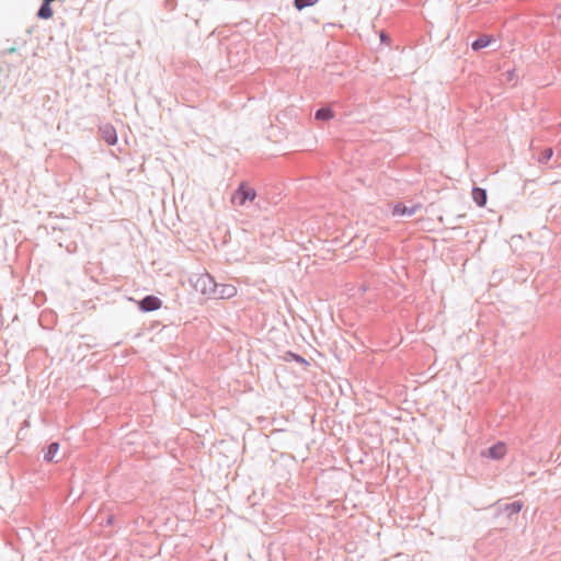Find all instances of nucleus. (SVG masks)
<instances>
[{
	"instance_id": "nucleus-10",
	"label": "nucleus",
	"mask_w": 561,
	"mask_h": 561,
	"mask_svg": "<svg viewBox=\"0 0 561 561\" xmlns=\"http://www.w3.org/2000/svg\"><path fill=\"white\" fill-rule=\"evenodd\" d=\"M333 117H334V113L329 107H322L316 112V118L319 121H329Z\"/></svg>"
},
{
	"instance_id": "nucleus-11",
	"label": "nucleus",
	"mask_w": 561,
	"mask_h": 561,
	"mask_svg": "<svg viewBox=\"0 0 561 561\" xmlns=\"http://www.w3.org/2000/svg\"><path fill=\"white\" fill-rule=\"evenodd\" d=\"M58 451H59V444L58 443H51L48 446L47 453L45 454V459L47 461H53L55 456L58 454Z\"/></svg>"
},
{
	"instance_id": "nucleus-7",
	"label": "nucleus",
	"mask_w": 561,
	"mask_h": 561,
	"mask_svg": "<svg viewBox=\"0 0 561 561\" xmlns=\"http://www.w3.org/2000/svg\"><path fill=\"white\" fill-rule=\"evenodd\" d=\"M102 138L106 141L107 145L113 146L117 142V135L114 127L110 125H105L101 129Z\"/></svg>"
},
{
	"instance_id": "nucleus-4",
	"label": "nucleus",
	"mask_w": 561,
	"mask_h": 561,
	"mask_svg": "<svg viewBox=\"0 0 561 561\" xmlns=\"http://www.w3.org/2000/svg\"><path fill=\"white\" fill-rule=\"evenodd\" d=\"M507 448L506 445L502 442L496 443L492 447L488 448L482 453L483 457L491 459H502L506 455Z\"/></svg>"
},
{
	"instance_id": "nucleus-2",
	"label": "nucleus",
	"mask_w": 561,
	"mask_h": 561,
	"mask_svg": "<svg viewBox=\"0 0 561 561\" xmlns=\"http://www.w3.org/2000/svg\"><path fill=\"white\" fill-rule=\"evenodd\" d=\"M256 198L254 187L242 182L238 188L231 194L230 203L233 207H245L248 203H252Z\"/></svg>"
},
{
	"instance_id": "nucleus-1",
	"label": "nucleus",
	"mask_w": 561,
	"mask_h": 561,
	"mask_svg": "<svg viewBox=\"0 0 561 561\" xmlns=\"http://www.w3.org/2000/svg\"><path fill=\"white\" fill-rule=\"evenodd\" d=\"M191 282L194 289L204 297H206L207 299H214V297L216 296L218 284L215 282L210 274H195L192 277Z\"/></svg>"
},
{
	"instance_id": "nucleus-6",
	"label": "nucleus",
	"mask_w": 561,
	"mask_h": 561,
	"mask_svg": "<svg viewBox=\"0 0 561 561\" xmlns=\"http://www.w3.org/2000/svg\"><path fill=\"white\" fill-rule=\"evenodd\" d=\"M422 208L421 204H415L411 207L405 206L402 203H398L393 207V216H412Z\"/></svg>"
},
{
	"instance_id": "nucleus-5",
	"label": "nucleus",
	"mask_w": 561,
	"mask_h": 561,
	"mask_svg": "<svg viewBox=\"0 0 561 561\" xmlns=\"http://www.w3.org/2000/svg\"><path fill=\"white\" fill-rule=\"evenodd\" d=\"M138 305L142 311H154L162 306V301L158 297L147 296Z\"/></svg>"
},
{
	"instance_id": "nucleus-14",
	"label": "nucleus",
	"mask_w": 561,
	"mask_h": 561,
	"mask_svg": "<svg viewBox=\"0 0 561 561\" xmlns=\"http://www.w3.org/2000/svg\"><path fill=\"white\" fill-rule=\"evenodd\" d=\"M551 156H552V150L551 149L547 150L546 151V157L550 158Z\"/></svg>"
},
{
	"instance_id": "nucleus-12",
	"label": "nucleus",
	"mask_w": 561,
	"mask_h": 561,
	"mask_svg": "<svg viewBox=\"0 0 561 561\" xmlns=\"http://www.w3.org/2000/svg\"><path fill=\"white\" fill-rule=\"evenodd\" d=\"M318 1L319 0H295V8L300 11L307 7L316 4Z\"/></svg>"
},
{
	"instance_id": "nucleus-3",
	"label": "nucleus",
	"mask_w": 561,
	"mask_h": 561,
	"mask_svg": "<svg viewBox=\"0 0 561 561\" xmlns=\"http://www.w3.org/2000/svg\"><path fill=\"white\" fill-rule=\"evenodd\" d=\"M238 295L237 286L232 284H218L214 299H231Z\"/></svg>"
},
{
	"instance_id": "nucleus-9",
	"label": "nucleus",
	"mask_w": 561,
	"mask_h": 561,
	"mask_svg": "<svg viewBox=\"0 0 561 561\" xmlns=\"http://www.w3.org/2000/svg\"><path fill=\"white\" fill-rule=\"evenodd\" d=\"M53 14H54V12H53V9L50 8V2H46V0H44L43 4L41 5L38 13H37L38 18L48 20L53 16Z\"/></svg>"
},
{
	"instance_id": "nucleus-13",
	"label": "nucleus",
	"mask_w": 561,
	"mask_h": 561,
	"mask_svg": "<svg viewBox=\"0 0 561 561\" xmlns=\"http://www.w3.org/2000/svg\"><path fill=\"white\" fill-rule=\"evenodd\" d=\"M489 45V39L486 38H479L472 43V48L474 50L481 49L483 47H486Z\"/></svg>"
},
{
	"instance_id": "nucleus-8",
	"label": "nucleus",
	"mask_w": 561,
	"mask_h": 561,
	"mask_svg": "<svg viewBox=\"0 0 561 561\" xmlns=\"http://www.w3.org/2000/svg\"><path fill=\"white\" fill-rule=\"evenodd\" d=\"M472 198L479 207H483L486 204V192L483 188L474 187L472 190Z\"/></svg>"
}]
</instances>
